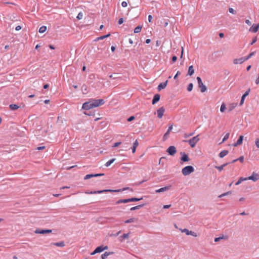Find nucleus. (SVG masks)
I'll use <instances>...</instances> for the list:
<instances>
[{
    "label": "nucleus",
    "instance_id": "nucleus-29",
    "mask_svg": "<svg viewBox=\"0 0 259 259\" xmlns=\"http://www.w3.org/2000/svg\"><path fill=\"white\" fill-rule=\"evenodd\" d=\"M105 192H113V190L112 189H104L103 190H97L96 191L97 194H101Z\"/></svg>",
    "mask_w": 259,
    "mask_h": 259
},
{
    "label": "nucleus",
    "instance_id": "nucleus-21",
    "mask_svg": "<svg viewBox=\"0 0 259 259\" xmlns=\"http://www.w3.org/2000/svg\"><path fill=\"white\" fill-rule=\"evenodd\" d=\"M127 190H130L132 192L133 191V189L130 188L129 187H125V188H123L120 189L113 190V192H122V191Z\"/></svg>",
    "mask_w": 259,
    "mask_h": 259
},
{
    "label": "nucleus",
    "instance_id": "nucleus-10",
    "mask_svg": "<svg viewBox=\"0 0 259 259\" xmlns=\"http://www.w3.org/2000/svg\"><path fill=\"white\" fill-rule=\"evenodd\" d=\"M181 230L182 232L185 233L187 235H191L194 237L197 236V234L196 232L192 231H189L187 229H181Z\"/></svg>",
    "mask_w": 259,
    "mask_h": 259
},
{
    "label": "nucleus",
    "instance_id": "nucleus-19",
    "mask_svg": "<svg viewBox=\"0 0 259 259\" xmlns=\"http://www.w3.org/2000/svg\"><path fill=\"white\" fill-rule=\"evenodd\" d=\"M243 140V136H240L238 139L236 143L233 144L234 147H237L238 145H241Z\"/></svg>",
    "mask_w": 259,
    "mask_h": 259
},
{
    "label": "nucleus",
    "instance_id": "nucleus-53",
    "mask_svg": "<svg viewBox=\"0 0 259 259\" xmlns=\"http://www.w3.org/2000/svg\"><path fill=\"white\" fill-rule=\"evenodd\" d=\"M128 235L129 234L128 233L127 234H123L121 236V237L122 238V239H125V238H127L128 237Z\"/></svg>",
    "mask_w": 259,
    "mask_h": 259
},
{
    "label": "nucleus",
    "instance_id": "nucleus-61",
    "mask_svg": "<svg viewBox=\"0 0 259 259\" xmlns=\"http://www.w3.org/2000/svg\"><path fill=\"white\" fill-rule=\"evenodd\" d=\"M177 60V57L176 56H173L172 57V61L173 63L175 62Z\"/></svg>",
    "mask_w": 259,
    "mask_h": 259
},
{
    "label": "nucleus",
    "instance_id": "nucleus-37",
    "mask_svg": "<svg viewBox=\"0 0 259 259\" xmlns=\"http://www.w3.org/2000/svg\"><path fill=\"white\" fill-rule=\"evenodd\" d=\"M245 180H247V178H242V177H241L239 178V179L238 180V181L235 183V185H239L241 183V182L243 181H245Z\"/></svg>",
    "mask_w": 259,
    "mask_h": 259
},
{
    "label": "nucleus",
    "instance_id": "nucleus-31",
    "mask_svg": "<svg viewBox=\"0 0 259 259\" xmlns=\"http://www.w3.org/2000/svg\"><path fill=\"white\" fill-rule=\"evenodd\" d=\"M143 199V197H142L141 198L133 197L131 198H128V200H130V202L139 201H140Z\"/></svg>",
    "mask_w": 259,
    "mask_h": 259
},
{
    "label": "nucleus",
    "instance_id": "nucleus-51",
    "mask_svg": "<svg viewBox=\"0 0 259 259\" xmlns=\"http://www.w3.org/2000/svg\"><path fill=\"white\" fill-rule=\"evenodd\" d=\"M135 117L134 116H131L127 118V121L128 122H131V121H133L134 119H135Z\"/></svg>",
    "mask_w": 259,
    "mask_h": 259
},
{
    "label": "nucleus",
    "instance_id": "nucleus-58",
    "mask_svg": "<svg viewBox=\"0 0 259 259\" xmlns=\"http://www.w3.org/2000/svg\"><path fill=\"white\" fill-rule=\"evenodd\" d=\"M238 159V160L239 161L241 162H243L244 161V157L243 156H241L239 157Z\"/></svg>",
    "mask_w": 259,
    "mask_h": 259
},
{
    "label": "nucleus",
    "instance_id": "nucleus-47",
    "mask_svg": "<svg viewBox=\"0 0 259 259\" xmlns=\"http://www.w3.org/2000/svg\"><path fill=\"white\" fill-rule=\"evenodd\" d=\"M82 17H83V14L81 12H80L78 14L76 18L78 20H80L82 18Z\"/></svg>",
    "mask_w": 259,
    "mask_h": 259
},
{
    "label": "nucleus",
    "instance_id": "nucleus-18",
    "mask_svg": "<svg viewBox=\"0 0 259 259\" xmlns=\"http://www.w3.org/2000/svg\"><path fill=\"white\" fill-rule=\"evenodd\" d=\"M244 61H245V59H244V57H242L240 58H239V59H235L233 60V63L235 64H242L243 63Z\"/></svg>",
    "mask_w": 259,
    "mask_h": 259
},
{
    "label": "nucleus",
    "instance_id": "nucleus-3",
    "mask_svg": "<svg viewBox=\"0 0 259 259\" xmlns=\"http://www.w3.org/2000/svg\"><path fill=\"white\" fill-rule=\"evenodd\" d=\"M108 246H103V245H100L99 246H98L93 252H92L91 254V255H94L97 253H100L102 251H103L105 250L108 249Z\"/></svg>",
    "mask_w": 259,
    "mask_h": 259
},
{
    "label": "nucleus",
    "instance_id": "nucleus-27",
    "mask_svg": "<svg viewBox=\"0 0 259 259\" xmlns=\"http://www.w3.org/2000/svg\"><path fill=\"white\" fill-rule=\"evenodd\" d=\"M145 205V203L137 205L136 206L131 207L130 208V210L133 211V210H137V209H140V208L143 207Z\"/></svg>",
    "mask_w": 259,
    "mask_h": 259
},
{
    "label": "nucleus",
    "instance_id": "nucleus-57",
    "mask_svg": "<svg viewBox=\"0 0 259 259\" xmlns=\"http://www.w3.org/2000/svg\"><path fill=\"white\" fill-rule=\"evenodd\" d=\"M123 19L122 18H121L118 20V24L121 25L123 23Z\"/></svg>",
    "mask_w": 259,
    "mask_h": 259
},
{
    "label": "nucleus",
    "instance_id": "nucleus-25",
    "mask_svg": "<svg viewBox=\"0 0 259 259\" xmlns=\"http://www.w3.org/2000/svg\"><path fill=\"white\" fill-rule=\"evenodd\" d=\"M81 91L83 94H86L88 93V88L86 84H83L81 87Z\"/></svg>",
    "mask_w": 259,
    "mask_h": 259
},
{
    "label": "nucleus",
    "instance_id": "nucleus-2",
    "mask_svg": "<svg viewBox=\"0 0 259 259\" xmlns=\"http://www.w3.org/2000/svg\"><path fill=\"white\" fill-rule=\"evenodd\" d=\"M91 101L93 104V107H98L101 105H103L105 103V101L103 99H91Z\"/></svg>",
    "mask_w": 259,
    "mask_h": 259
},
{
    "label": "nucleus",
    "instance_id": "nucleus-4",
    "mask_svg": "<svg viewBox=\"0 0 259 259\" xmlns=\"http://www.w3.org/2000/svg\"><path fill=\"white\" fill-rule=\"evenodd\" d=\"M196 79L198 82V87L200 88L201 92L202 93L205 92L207 90V88L203 83L201 78L200 77L197 76Z\"/></svg>",
    "mask_w": 259,
    "mask_h": 259
},
{
    "label": "nucleus",
    "instance_id": "nucleus-30",
    "mask_svg": "<svg viewBox=\"0 0 259 259\" xmlns=\"http://www.w3.org/2000/svg\"><path fill=\"white\" fill-rule=\"evenodd\" d=\"M113 253V252H105L101 255L102 259H105L107 256Z\"/></svg>",
    "mask_w": 259,
    "mask_h": 259
},
{
    "label": "nucleus",
    "instance_id": "nucleus-13",
    "mask_svg": "<svg viewBox=\"0 0 259 259\" xmlns=\"http://www.w3.org/2000/svg\"><path fill=\"white\" fill-rule=\"evenodd\" d=\"M250 91V89H248L242 96L240 102V105H242L244 103L245 98H246V96H247L249 95Z\"/></svg>",
    "mask_w": 259,
    "mask_h": 259
},
{
    "label": "nucleus",
    "instance_id": "nucleus-23",
    "mask_svg": "<svg viewBox=\"0 0 259 259\" xmlns=\"http://www.w3.org/2000/svg\"><path fill=\"white\" fill-rule=\"evenodd\" d=\"M110 35H111L110 33H109L107 34H106V35H103V36H101L96 38L94 40L95 41H98L100 40H103L105 38H106L109 37L110 36Z\"/></svg>",
    "mask_w": 259,
    "mask_h": 259
},
{
    "label": "nucleus",
    "instance_id": "nucleus-64",
    "mask_svg": "<svg viewBox=\"0 0 259 259\" xmlns=\"http://www.w3.org/2000/svg\"><path fill=\"white\" fill-rule=\"evenodd\" d=\"M255 83L256 84H259V74H258V76H257V78L255 80Z\"/></svg>",
    "mask_w": 259,
    "mask_h": 259
},
{
    "label": "nucleus",
    "instance_id": "nucleus-50",
    "mask_svg": "<svg viewBox=\"0 0 259 259\" xmlns=\"http://www.w3.org/2000/svg\"><path fill=\"white\" fill-rule=\"evenodd\" d=\"M93 177H98L104 176V174H103V173L96 174H93Z\"/></svg>",
    "mask_w": 259,
    "mask_h": 259
},
{
    "label": "nucleus",
    "instance_id": "nucleus-26",
    "mask_svg": "<svg viewBox=\"0 0 259 259\" xmlns=\"http://www.w3.org/2000/svg\"><path fill=\"white\" fill-rule=\"evenodd\" d=\"M130 202V200L128 199H119L116 202V204H120V203H126Z\"/></svg>",
    "mask_w": 259,
    "mask_h": 259
},
{
    "label": "nucleus",
    "instance_id": "nucleus-22",
    "mask_svg": "<svg viewBox=\"0 0 259 259\" xmlns=\"http://www.w3.org/2000/svg\"><path fill=\"white\" fill-rule=\"evenodd\" d=\"M194 73V69L193 65L189 67L187 75L192 76Z\"/></svg>",
    "mask_w": 259,
    "mask_h": 259
},
{
    "label": "nucleus",
    "instance_id": "nucleus-12",
    "mask_svg": "<svg viewBox=\"0 0 259 259\" xmlns=\"http://www.w3.org/2000/svg\"><path fill=\"white\" fill-rule=\"evenodd\" d=\"M171 187V185H168V186H165L164 187H162L159 189L156 190L155 192L157 193H159L161 192L168 191L170 189Z\"/></svg>",
    "mask_w": 259,
    "mask_h": 259
},
{
    "label": "nucleus",
    "instance_id": "nucleus-6",
    "mask_svg": "<svg viewBox=\"0 0 259 259\" xmlns=\"http://www.w3.org/2000/svg\"><path fill=\"white\" fill-rule=\"evenodd\" d=\"M93 108L94 107L91 100L89 102L84 103L82 106V108L86 111H89Z\"/></svg>",
    "mask_w": 259,
    "mask_h": 259
},
{
    "label": "nucleus",
    "instance_id": "nucleus-9",
    "mask_svg": "<svg viewBox=\"0 0 259 259\" xmlns=\"http://www.w3.org/2000/svg\"><path fill=\"white\" fill-rule=\"evenodd\" d=\"M246 178H247V180H250L253 181V182H256V181L259 180V175L256 173L253 172V174L251 176H250Z\"/></svg>",
    "mask_w": 259,
    "mask_h": 259
},
{
    "label": "nucleus",
    "instance_id": "nucleus-24",
    "mask_svg": "<svg viewBox=\"0 0 259 259\" xmlns=\"http://www.w3.org/2000/svg\"><path fill=\"white\" fill-rule=\"evenodd\" d=\"M229 153V151L226 150H224L222 151L219 154V156L220 158H223L225 156H226Z\"/></svg>",
    "mask_w": 259,
    "mask_h": 259
},
{
    "label": "nucleus",
    "instance_id": "nucleus-54",
    "mask_svg": "<svg viewBox=\"0 0 259 259\" xmlns=\"http://www.w3.org/2000/svg\"><path fill=\"white\" fill-rule=\"evenodd\" d=\"M181 74V72L180 71H178L176 75L174 76V79H176L178 78V75Z\"/></svg>",
    "mask_w": 259,
    "mask_h": 259
},
{
    "label": "nucleus",
    "instance_id": "nucleus-28",
    "mask_svg": "<svg viewBox=\"0 0 259 259\" xmlns=\"http://www.w3.org/2000/svg\"><path fill=\"white\" fill-rule=\"evenodd\" d=\"M229 163H226L223 164H222L221 166H215V168L218 169L220 171H222L224 167L228 165Z\"/></svg>",
    "mask_w": 259,
    "mask_h": 259
},
{
    "label": "nucleus",
    "instance_id": "nucleus-34",
    "mask_svg": "<svg viewBox=\"0 0 259 259\" xmlns=\"http://www.w3.org/2000/svg\"><path fill=\"white\" fill-rule=\"evenodd\" d=\"M109 77L110 78L115 79H117V78H119L120 76H119V74L118 73H114L113 74H110L109 75Z\"/></svg>",
    "mask_w": 259,
    "mask_h": 259
},
{
    "label": "nucleus",
    "instance_id": "nucleus-11",
    "mask_svg": "<svg viewBox=\"0 0 259 259\" xmlns=\"http://www.w3.org/2000/svg\"><path fill=\"white\" fill-rule=\"evenodd\" d=\"M180 154L182 155L181 160L183 162H187L190 160V158L187 154L185 152H181Z\"/></svg>",
    "mask_w": 259,
    "mask_h": 259
},
{
    "label": "nucleus",
    "instance_id": "nucleus-42",
    "mask_svg": "<svg viewBox=\"0 0 259 259\" xmlns=\"http://www.w3.org/2000/svg\"><path fill=\"white\" fill-rule=\"evenodd\" d=\"M135 220H136L135 218H131L130 219H128V220L125 221L124 223L126 224L131 223L134 222Z\"/></svg>",
    "mask_w": 259,
    "mask_h": 259
},
{
    "label": "nucleus",
    "instance_id": "nucleus-32",
    "mask_svg": "<svg viewBox=\"0 0 259 259\" xmlns=\"http://www.w3.org/2000/svg\"><path fill=\"white\" fill-rule=\"evenodd\" d=\"M9 108L12 110H16L19 108V106L17 104H12L9 105Z\"/></svg>",
    "mask_w": 259,
    "mask_h": 259
},
{
    "label": "nucleus",
    "instance_id": "nucleus-8",
    "mask_svg": "<svg viewBox=\"0 0 259 259\" xmlns=\"http://www.w3.org/2000/svg\"><path fill=\"white\" fill-rule=\"evenodd\" d=\"M166 152L169 155L173 156L176 153L177 149L174 146H170L167 149Z\"/></svg>",
    "mask_w": 259,
    "mask_h": 259
},
{
    "label": "nucleus",
    "instance_id": "nucleus-16",
    "mask_svg": "<svg viewBox=\"0 0 259 259\" xmlns=\"http://www.w3.org/2000/svg\"><path fill=\"white\" fill-rule=\"evenodd\" d=\"M258 28H259V24H256V25L253 24L249 28V31L251 32L255 33L258 31Z\"/></svg>",
    "mask_w": 259,
    "mask_h": 259
},
{
    "label": "nucleus",
    "instance_id": "nucleus-7",
    "mask_svg": "<svg viewBox=\"0 0 259 259\" xmlns=\"http://www.w3.org/2000/svg\"><path fill=\"white\" fill-rule=\"evenodd\" d=\"M52 232V230L51 229H42L40 228L36 229L34 231V233L36 234H45L47 233H50Z\"/></svg>",
    "mask_w": 259,
    "mask_h": 259
},
{
    "label": "nucleus",
    "instance_id": "nucleus-35",
    "mask_svg": "<svg viewBox=\"0 0 259 259\" xmlns=\"http://www.w3.org/2000/svg\"><path fill=\"white\" fill-rule=\"evenodd\" d=\"M115 158H112L109 160H108L105 164V166H106V167H108L112 163H113L115 160Z\"/></svg>",
    "mask_w": 259,
    "mask_h": 259
},
{
    "label": "nucleus",
    "instance_id": "nucleus-36",
    "mask_svg": "<svg viewBox=\"0 0 259 259\" xmlns=\"http://www.w3.org/2000/svg\"><path fill=\"white\" fill-rule=\"evenodd\" d=\"M142 28V26H140V25L138 26L137 27H136L135 28V29H134V33H137L140 32L141 31Z\"/></svg>",
    "mask_w": 259,
    "mask_h": 259
},
{
    "label": "nucleus",
    "instance_id": "nucleus-17",
    "mask_svg": "<svg viewBox=\"0 0 259 259\" xmlns=\"http://www.w3.org/2000/svg\"><path fill=\"white\" fill-rule=\"evenodd\" d=\"M172 125H171L170 126H169L167 132L163 135V141H165L167 139V138L169 136V133L172 130Z\"/></svg>",
    "mask_w": 259,
    "mask_h": 259
},
{
    "label": "nucleus",
    "instance_id": "nucleus-56",
    "mask_svg": "<svg viewBox=\"0 0 259 259\" xmlns=\"http://www.w3.org/2000/svg\"><path fill=\"white\" fill-rule=\"evenodd\" d=\"M223 238V237H216L214 238V242H218L220 240L222 239Z\"/></svg>",
    "mask_w": 259,
    "mask_h": 259
},
{
    "label": "nucleus",
    "instance_id": "nucleus-14",
    "mask_svg": "<svg viewBox=\"0 0 259 259\" xmlns=\"http://www.w3.org/2000/svg\"><path fill=\"white\" fill-rule=\"evenodd\" d=\"M157 111L158 118H161L163 115L164 112L165 111V109L163 107H161L159 108Z\"/></svg>",
    "mask_w": 259,
    "mask_h": 259
},
{
    "label": "nucleus",
    "instance_id": "nucleus-60",
    "mask_svg": "<svg viewBox=\"0 0 259 259\" xmlns=\"http://www.w3.org/2000/svg\"><path fill=\"white\" fill-rule=\"evenodd\" d=\"M121 6L123 7H127V4L126 2L124 1V2H122L121 3Z\"/></svg>",
    "mask_w": 259,
    "mask_h": 259
},
{
    "label": "nucleus",
    "instance_id": "nucleus-38",
    "mask_svg": "<svg viewBox=\"0 0 259 259\" xmlns=\"http://www.w3.org/2000/svg\"><path fill=\"white\" fill-rule=\"evenodd\" d=\"M84 113L88 116H93L95 114V112H93L92 110H89V111H85Z\"/></svg>",
    "mask_w": 259,
    "mask_h": 259
},
{
    "label": "nucleus",
    "instance_id": "nucleus-43",
    "mask_svg": "<svg viewBox=\"0 0 259 259\" xmlns=\"http://www.w3.org/2000/svg\"><path fill=\"white\" fill-rule=\"evenodd\" d=\"M193 84L192 83H190L188 87H187V91L188 92H191L192 89H193Z\"/></svg>",
    "mask_w": 259,
    "mask_h": 259
},
{
    "label": "nucleus",
    "instance_id": "nucleus-59",
    "mask_svg": "<svg viewBox=\"0 0 259 259\" xmlns=\"http://www.w3.org/2000/svg\"><path fill=\"white\" fill-rule=\"evenodd\" d=\"M255 146H256L258 148H259V139H257L255 140Z\"/></svg>",
    "mask_w": 259,
    "mask_h": 259
},
{
    "label": "nucleus",
    "instance_id": "nucleus-44",
    "mask_svg": "<svg viewBox=\"0 0 259 259\" xmlns=\"http://www.w3.org/2000/svg\"><path fill=\"white\" fill-rule=\"evenodd\" d=\"M229 136H230V134L229 133H227L225 136H224L222 142L221 143H222L223 142H224L225 141H226L229 137Z\"/></svg>",
    "mask_w": 259,
    "mask_h": 259
},
{
    "label": "nucleus",
    "instance_id": "nucleus-39",
    "mask_svg": "<svg viewBox=\"0 0 259 259\" xmlns=\"http://www.w3.org/2000/svg\"><path fill=\"white\" fill-rule=\"evenodd\" d=\"M47 30V27L46 26H41L39 29V32L42 33L45 32Z\"/></svg>",
    "mask_w": 259,
    "mask_h": 259
},
{
    "label": "nucleus",
    "instance_id": "nucleus-49",
    "mask_svg": "<svg viewBox=\"0 0 259 259\" xmlns=\"http://www.w3.org/2000/svg\"><path fill=\"white\" fill-rule=\"evenodd\" d=\"M93 177H98L104 176V174H103V173L96 174H93Z\"/></svg>",
    "mask_w": 259,
    "mask_h": 259
},
{
    "label": "nucleus",
    "instance_id": "nucleus-41",
    "mask_svg": "<svg viewBox=\"0 0 259 259\" xmlns=\"http://www.w3.org/2000/svg\"><path fill=\"white\" fill-rule=\"evenodd\" d=\"M226 109V105L224 103H223L221 106L220 111L221 112H224Z\"/></svg>",
    "mask_w": 259,
    "mask_h": 259
},
{
    "label": "nucleus",
    "instance_id": "nucleus-62",
    "mask_svg": "<svg viewBox=\"0 0 259 259\" xmlns=\"http://www.w3.org/2000/svg\"><path fill=\"white\" fill-rule=\"evenodd\" d=\"M46 148L45 146H40V147H37L36 149V150H43L45 148Z\"/></svg>",
    "mask_w": 259,
    "mask_h": 259
},
{
    "label": "nucleus",
    "instance_id": "nucleus-1",
    "mask_svg": "<svg viewBox=\"0 0 259 259\" xmlns=\"http://www.w3.org/2000/svg\"><path fill=\"white\" fill-rule=\"evenodd\" d=\"M194 171V168L191 165L186 166L184 167L182 170V172L185 176H188Z\"/></svg>",
    "mask_w": 259,
    "mask_h": 259
},
{
    "label": "nucleus",
    "instance_id": "nucleus-45",
    "mask_svg": "<svg viewBox=\"0 0 259 259\" xmlns=\"http://www.w3.org/2000/svg\"><path fill=\"white\" fill-rule=\"evenodd\" d=\"M92 178H93V174H88L84 177V180H88Z\"/></svg>",
    "mask_w": 259,
    "mask_h": 259
},
{
    "label": "nucleus",
    "instance_id": "nucleus-33",
    "mask_svg": "<svg viewBox=\"0 0 259 259\" xmlns=\"http://www.w3.org/2000/svg\"><path fill=\"white\" fill-rule=\"evenodd\" d=\"M52 244L59 247H64L65 246V243L64 241L53 243Z\"/></svg>",
    "mask_w": 259,
    "mask_h": 259
},
{
    "label": "nucleus",
    "instance_id": "nucleus-63",
    "mask_svg": "<svg viewBox=\"0 0 259 259\" xmlns=\"http://www.w3.org/2000/svg\"><path fill=\"white\" fill-rule=\"evenodd\" d=\"M138 144H139L137 140H136L133 144V146L137 147L138 146Z\"/></svg>",
    "mask_w": 259,
    "mask_h": 259
},
{
    "label": "nucleus",
    "instance_id": "nucleus-48",
    "mask_svg": "<svg viewBox=\"0 0 259 259\" xmlns=\"http://www.w3.org/2000/svg\"><path fill=\"white\" fill-rule=\"evenodd\" d=\"M229 12L233 14H236V11L232 8L229 9Z\"/></svg>",
    "mask_w": 259,
    "mask_h": 259
},
{
    "label": "nucleus",
    "instance_id": "nucleus-40",
    "mask_svg": "<svg viewBox=\"0 0 259 259\" xmlns=\"http://www.w3.org/2000/svg\"><path fill=\"white\" fill-rule=\"evenodd\" d=\"M255 53V52H251L247 56L244 57V59H245V61L249 59L252 56H253L254 55Z\"/></svg>",
    "mask_w": 259,
    "mask_h": 259
},
{
    "label": "nucleus",
    "instance_id": "nucleus-15",
    "mask_svg": "<svg viewBox=\"0 0 259 259\" xmlns=\"http://www.w3.org/2000/svg\"><path fill=\"white\" fill-rule=\"evenodd\" d=\"M160 99V95L159 94H156L154 95L152 101V104L153 105L155 104L156 103H157Z\"/></svg>",
    "mask_w": 259,
    "mask_h": 259
},
{
    "label": "nucleus",
    "instance_id": "nucleus-46",
    "mask_svg": "<svg viewBox=\"0 0 259 259\" xmlns=\"http://www.w3.org/2000/svg\"><path fill=\"white\" fill-rule=\"evenodd\" d=\"M231 191H228V192H226V193H223V194H222L220 195L219 196V197L221 198V197H223V196H225L228 195H229V194H231Z\"/></svg>",
    "mask_w": 259,
    "mask_h": 259
},
{
    "label": "nucleus",
    "instance_id": "nucleus-52",
    "mask_svg": "<svg viewBox=\"0 0 259 259\" xmlns=\"http://www.w3.org/2000/svg\"><path fill=\"white\" fill-rule=\"evenodd\" d=\"M257 41V37H254L251 42L250 43V45H253L255 42H256V41Z\"/></svg>",
    "mask_w": 259,
    "mask_h": 259
},
{
    "label": "nucleus",
    "instance_id": "nucleus-55",
    "mask_svg": "<svg viewBox=\"0 0 259 259\" xmlns=\"http://www.w3.org/2000/svg\"><path fill=\"white\" fill-rule=\"evenodd\" d=\"M121 143V142H118L115 143L112 147H116L118 146L119 145H120Z\"/></svg>",
    "mask_w": 259,
    "mask_h": 259
},
{
    "label": "nucleus",
    "instance_id": "nucleus-20",
    "mask_svg": "<svg viewBox=\"0 0 259 259\" xmlns=\"http://www.w3.org/2000/svg\"><path fill=\"white\" fill-rule=\"evenodd\" d=\"M167 82H168V80H166L165 82H161V83H160L158 85L157 90H158V91H160V90H161L162 89H164V88L166 87L167 84Z\"/></svg>",
    "mask_w": 259,
    "mask_h": 259
},
{
    "label": "nucleus",
    "instance_id": "nucleus-5",
    "mask_svg": "<svg viewBox=\"0 0 259 259\" xmlns=\"http://www.w3.org/2000/svg\"><path fill=\"white\" fill-rule=\"evenodd\" d=\"M199 138H198V135L193 137L191 139H190L188 142L192 148H193L195 146L196 143L199 141Z\"/></svg>",
    "mask_w": 259,
    "mask_h": 259
}]
</instances>
